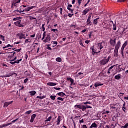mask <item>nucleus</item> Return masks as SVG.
<instances>
[{
    "label": "nucleus",
    "instance_id": "f257e3e1",
    "mask_svg": "<svg viewBox=\"0 0 128 128\" xmlns=\"http://www.w3.org/2000/svg\"><path fill=\"white\" fill-rule=\"evenodd\" d=\"M110 56H108V58H104V59L100 61V66H104L105 64H106L107 62H110Z\"/></svg>",
    "mask_w": 128,
    "mask_h": 128
},
{
    "label": "nucleus",
    "instance_id": "f03ea898",
    "mask_svg": "<svg viewBox=\"0 0 128 128\" xmlns=\"http://www.w3.org/2000/svg\"><path fill=\"white\" fill-rule=\"evenodd\" d=\"M16 36H18L19 40H26V34H24V32H19L16 34Z\"/></svg>",
    "mask_w": 128,
    "mask_h": 128
},
{
    "label": "nucleus",
    "instance_id": "7ed1b4c3",
    "mask_svg": "<svg viewBox=\"0 0 128 128\" xmlns=\"http://www.w3.org/2000/svg\"><path fill=\"white\" fill-rule=\"evenodd\" d=\"M74 108H79L80 110H82V112H84V110H86V106L76 104L74 106Z\"/></svg>",
    "mask_w": 128,
    "mask_h": 128
},
{
    "label": "nucleus",
    "instance_id": "20e7f679",
    "mask_svg": "<svg viewBox=\"0 0 128 128\" xmlns=\"http://www.w3.org/2000/svg\"><path fill=\"white\" fill-rule=\"evenodd\" d=\"M126 46H128V41H125L120 49L121 54L122 56H124V48H126Z\"/></svg>",
    "mask_w": 128,
    "mask_h": 128
},
{
    "label": "nucleus",
    "instance_id": "39448f33",
    "mask_svg": "<svg viewBox=\"0 0 128 128\" xmlns=\"http://www.w3.org/2000/svg\"><path fill=\"white\" fill-rule=\"evenodd\" d=\"M118 103L110 104V108L111 110H118Z\"/></svg>",
    "mask_w": 128,
    "mask_h": 128
},
{
    "label": "nucleus",
    "instance_id": "423d86ee",
    "mask_svg": "<svg viewBox=\"0 0 128 128\" xmlns=\"http://www.w3.org/2000/svg\"><path fill=\"white\" fill-rule=\"evenodd\" d=\"M94 46H92L90 47V50H92V54L93 56H94V54H99V52H100V51H99L98 52H96V50H95V48H94Z\"/></svg>",
    "mask_w": 128,
    "mask_h": 128
},
{
    "label": "nucleus",
    "instance_id": "0eeeda50",
    "mask_svg": "<svg viewBox=\"0 0 128 128\" xmlns=\"http://www.w3.org/2000/svg\"><path fill=\"white\" fill-rule=\"evenodd\" d=\"M14 24H15V26H18L19 28H24V26L20 24V20L14 22Z\"/></svg>",
    "mask_w": 128,
    "mask_h": 128
},
{
    "label": "nucleus",
    "instance_id": "6e6552de",
    "mask_svg": "<svg viewBox=\"0 0 128 128\" xmlns=\"http://www.w3.org/2000/svg\"><path fill=\"white\" fill-rule=\"evenodd\" d=\"M44 42H50V36L48 34H46V38L43 40Z\"/></svg>",
    "mask_w": 128,
    "mask_h": 128
},
{
    "label": "nucleus",
    "instance_id": "1a4fd4ad",
    "mask_svg": "<svg viewBox=\"0 0 128 128\" xmlns=\"http://www.w3.org/2000/svg\"><path fill=\"white\" fill-rule=\"evenodd\" d=\"M120 44H122V43L120 42V40H118L116 43V44L115 45L114 50H118V49L120 48Z\"/></svg>",
    "mask_w": 128,
    "mask_h": 128
},
{
    "label": "nucleus",
    "instance_id": "9d476101",
    "mask_svg": "<svg viewBox=\"0 0 128 128\" xmlns=\"http://www.w3.org/2000/svg\"><path fill=\"white\" fill-rule=\"evenodd\" d=\"M116 38H114V40H112V38H111L110 40V42L111 46H116Z\"/></svg>",
    "mask_w": 128,
    "mask_h": 128
},
{
    "label": "nucleus",
    "instance_id": "9b49d317",
    "mask_svg": "<svg viewBox=\"0 0 128 128\" xmlns=\"http://www.w3.org/2000/svg\"><path fill=\"white\" fill-rule=\"evenodd\" d=\"M36 8V6H31L27 7L25 8L24 12V10L25 12H30V10H32V8Z\"/></svg>",
    "mask_w": 128,
    "mask_h": 128
},
{
    "label": "nucleus",
    "instance_id": "f8f14e48",
    "mask_svg": "<svg viewBox=\"0 0 128 128\" xmlns=\"http://www.w3.org/2000/svg\"><path fill=\"white\" fill-rule=\"evenodd\" d=\"M12 104V101L8 102H5L4 103V108H8L10 104Z\"/></svg>",
    "mask_w": 128,
    "mask_h": 128
},
{
    "label": "nucleus",
    "instance_id": "ddd939ff",
    "mask_svg": "<svg viewBox=\"0 0 128 128\" xmlns=\"http://www.w3.org/2000/svg\"><path fill=\"white\" fill-rule=\"evenodd\" d=\"M104 44V42H102L98 44V46L100 50H102V49L104 48V46L102 45V44Z\"/></svg>",
    "mask_w": 128,
    "mask_h": 128
},
{
    "label": "nucleus",
    "instance_id": "4468645a",
    "mask_svg": "<svg viewBox=\"0 0 128 128\" xmlns=\"http://www.w3.org/2000/svg\"><path fill=\"white\" fill-rule=\"evenodd\" d=\"M14 76V74L10 73L8 74L0 76V78H10V76Z\"/></svg>",
    "mask_w": 128,
    "mask_h": 128
},
{
    "label": "nucleus",
    "instance_id": "2eb2a0df",
    "mask_svg": "<svg viewBox=\"0 0 128 128\" xmlns=\"http://www.w3.org/2000/svg\"><path fill=\"white\" fill-rule=\"evenodd\" d=\"M57 96H61V98H64V96H66V94L64 92H60L56 94Z\"/></svg>",
    "mask_w": 128,
    "mask_h": 128
},
{
    "label": "nucleus",
    "instance_id": "dca6fc26",
    "mask_svg": "<svg viewBox=\"0 0 128 128\" xmlns=\"http://www.w3.org/2000/svg\"><path fill=\"white\" fill-rule=\"evenodd\" d=\"M60 120H60V116H58L57 118V121L56 122V124L57 126H60Z\"/></svg>",
    "mask_w": 128,
    "mask_h": 128
},
{
    "label": "nucleus",
    "instance_id": "f3484780",
    "mask_svg": "<svg viewBox=\"0 0 128 128\" xmlns=\"http://www.w3.org/2000/svg\"><path fill=\"white\" fill-rule=\"evenodd\" d=\"M122 78V74H118L117 75H116L114 76L115 80H120V78Z\"/></svg>",
    "mask_w": 128,
    "mask_h": 128
},
{
    "label": "nucleus",
    "instance_id": "a211bd4d",
    "mask_svg": "<svg viewBox=\"0 0 128 128\" xmlns=\"http://www.w3.org/2000/svg\"><path fill=\"white\" fill-rule=\"evenodd\" d=\"M94 86L95 88H98V86H104L103 84H100L99 82H96L94 84Z\"/></svg>",
    "mask_w": 128,
    "mask_h": 128
},
{
    "label": "nucleus",
    "instance_id": "6ab92c4d",
    "mask_svg": "<svg viewBox=\"0 0 128 128\" xmlns=\"http://www.w3.org/2000/svg\"><path fill=\"white\" fill-rule=\"evenodd\" d=\"M98 128V125L96 124V122H94L92 123L91 126H90V128Z\"/></svg>",
    "mask_w": 128,
    "mask_h": 128
},
{
    "label": "nucleus",
    "instance_id": "aec40b11",
    "mask_svg": "<svg viewBox=\"0 0 128 128\" xmlns=\"http://www.w3.org/2000/svg\"><path fill=\"white\" fill-rule=\"evenodd\" d=\"M56 84L52 82H48V83H47V86H54Z\"/></svg>",
    "mask_w": 128,
    "mask_h": 128
},
{
    "label": "nucleus",
    "instance_id": "412c9836",
    "mask_svg": "<svg viewBox=\"0 0 128 128\" xmlns=\"http://www.w3.org/2000/svg\"><path fill=\"white\" fill-rule=\"evenodd\" d=\"M118 56V50H114V56Z\"/></svg>",
    "mask_w": 128,
    "mask_h": 128
},
{
    "label": "nucleus",
    "instance_id": "4be33fe9",
    "mask_svg": "<svg viewBox=\"0 0 128 128\" xmlns=\"http://www.w3.org/2000/svg\"><path fill=\"white\" fill-rule=\"evenodd\" d=\"M88 12V8H86L85 10H83L82 12V16H86V14Z\"/></svg>",
    "mask_w": 128,
    "mask_h": 128
},
{
    "label": "nucleus",
    "instance_id": "5701e85b",
    "mask_svg": "<svg viewBox=\"0 0 128 128\" xmlns=\"http://www.w3.org/2000/svg\"><path fill=\"white\" fill-rule=\"evenodd\" d=\"M82 74H84V73L80 72L76 76H80V78H84V76L82 75Z\"/></svg>",
    "mask_w": 128,
    "mask_h": 128
},
{
    "label": "nucleus",
    "instance_id": "b1692460",
    "mask_svg": "<svg viewBox=\"0 0 128 128\" xmlns=\"http://www.w3.org/2000/svg\"><path fill=\"white\" fill-rule=\"evenodd\" d=\"M29 94H30V96H34V94H36V92L35 90H32L29 92Z\"/></svg>",
    "mask_w": 128,
    "mask_h": 128
},
{
    "label": "nucleus",
    "instance_id": "393cba45",
    "mask_svg": "<svg viewBox=\"0 0 128 128\" xmlns=\"http://www.w3.org/2000/svg\"><path fill=\"white\" fill-rule=\"evenodd\" d=\"M56 62H62V58L58 57L56 58Z\"/></svg>",
    "mask_w": 128,
    "mask_h": 128
},
{
    "label": "nucleus",
    "instance_id": "a878e982",
    "mask_svg": "<svg viewBox=\"0 0 128 128\" xmlns=\"http://www.w3.org/2000/svg\"><path fill=\"white\" fill-rule=\"evenodd\" d=\"M22 6L20 7V10H18V9H17L15 10H14V12H20V14H22V12H24V10H22Z\"/></svg>",
    "mask_w": 128,
    "mask_h": 128
},
{
    "label": "nucleus",
    "instance_id": "bb28decb",
    "mask_svg": "<svg viewBox=\"0 0 128 128\" xmlns=\"http://www.w3.org/2000/svg\"><path fill=\"white\" fill-rule=\"evenodd\" d=\"M111 22H112L114 30H116V22L115 24H114V22L112 21H111Z\"/></svg>",
    "mask_w": 128,
    "mask_h": 128
},
{
    "label": "nucleus",
    "instance_id": "cd10ccee",
    "mask_svg": "<svg viewBox=\"0 0 128 128\" xmlns=\"http://www.w3.org/2000/svg\"><path fill=\"white\" fill-rule=\"evenodd\" d=\"M86 24H88V26H92L90 20L87 19Z\"/></svg>",
    "mask_w": 128,
    "mask_h": 128
},
{
    "label": "nucleus",
    "instance_id": "c85d7f7f",
    "mask_svg": "<svg viewBox=\"0 0 128 128\" xmlns=\"http://www.w3.org/2000/svg\"><path fill=\"white\" fill-rule=\"evenodd\" d=\"M100 18H96L95 20H94L93 21V24H98V20H99Z\"/></svg>",
    "mask_w": 128,
    "mask_h": 128
},
{
    "label": "nucleus",
    "instance_id": "c756f323",
    "mask_svg": "<svg viewBox=\"0 0 128 128\" xmlns=\"http://www.w3.org/2000/svg\"><path fill=\"white\" fill-rule=\"evenodd\" d=\"M37 98H40V100H42L43 98H46V96H36Z\"/></svg>",
    "mask_w": 128,
    "mask_h": 128
},
{
    "label": "nucleus",
    "instance_id": "7c9ffc66",
    "mask_svg": "<svg viewBox=\"0 0 128 128\" xmlns=\"http://www.w3.org/2000/svg\"><path fill=\"white\" fill-rule=\"evenodd\" d=\"M56 96H52V95H51L50 96V98H51V100H56Z\"/></svg>",
    "mask_w": 128,
    "mask_h": 128
},
{
    "label": "nucleus",
    "instance_id": "2f4dec72",
    "mask_svg": "<svg viewBox=\"0 0 128 128\" xmlns=\"http://www.w3.org/2000/svg\"><path fill=\"white\" fill-rule=\"evenodd\" d=\"M12 124V123H8V124H3L4 128H6V126H10Z\"/></svg>",
    "mask_w": 128,
    "mask_h": 128
},
{
    "label": "nucleus",
    "instance_id": "473e14b6",
    "mask_svg": "<svg viewBox=\"0 0 128 128\" xmlns=\"http://www.w3.org/2000/svg\"><path fill=\"white\" fill-rule=\"evenodd\" d=\"M70 28L72 30H76V25H74V24L70 25Z\"/></svg>",
    "mask_w": 128,
    "mask_h": 128
},
{
    "label": "nucleus",
    "instance_id": "72a5a7b5",
    "mask_svg": "<svg viewBox=\"0 0 128 128\" xmlns=\"http://www.w3.org/2000/svg\"><path fill=\"white\" fill-rule=\"evenodd\" d=\"M118 71L117 72H122V68H120V65H119L118 66Z\"/></svg>",
    "mask_w": 128,
    "mask_h": 128
},
{
    "label": "nucleus",
    "instance_id": "f704fd0d",
    "mask_svg": "<svg viewBox=\"0 0 128 128\" xmlns=\"http://www.w3.org/2000/svg\"><path fill=\"white\" fill-rule=\"evenodd\" d=\"M0 39L2 40L3 42H4V40H5L4 36L2 34H0Z\"/></svg>",
    "mask_w": 128,
    "mask_h": 128
},
{
    "label": "nucleus",
    "instance_id": "c9c22d12",
    "mask_svg": "<svg viewBox=\"0 0 128 128\" xmlns=\"http://www.w3.org/2000/svg\"><path fill=\"white\" fill-rule=\"evenodd\" d=\"M44 26H46L45 24H42V32H44L46 30V28H44Z\"/></svg>",
    "mask_w": 128,
    "mask_h": 128
},
{
    "label": "nucleus",
    "instance_id": "e433bc0d",
    "mask_svg": "<svg viewBox=\"0 0 128 128\" xmlns=\"http://www.w3.org/2000/svg\"><path fill=\"white\" fill-rule=\"evenodd\" d=\"M28 42H30V39H26L24 44H28Z\"/></svg>",
    "mask_w": 128,
    "mask_h": 128
},
{
    "label": "nucleus",
    "instance_id": "4c0bfd02",
    "mask_svg": "<svg viewBox=\"0 0 128 128\" xmlns=\"http://www.w3.org/2000/svg\"><path fill=\"white\" fill-rule=\"evenodd\" d=\"M36 114H33L31 116V118L33 119V120H34V118H36Z\"/></svg>",
    "mask_w": 128,
    "mask_h": 128
},
{
    "label": "nucleus",
    "instance_id": "58836bf2",
    "mask_svg": "<svg viewBox=\"0 0 128 128\" xmlns=\"http://www.w3.org/2000/svg\"><path fill=\"white\" fill-rule=\"evenodd\" d=\"M32 110H28V111H26L25 114H32Z\"/></svg>",
    "mask_w": 128,
    "mask_h": 128
},
{
    "label": "nucleus",
    "instance_id": "ea45409f",
    "mask_svg": "<svg viewBox=\"0 0 128 128\" xmlns=\"http://www.w3.org/2000/svg\"><path fill=\"white\" fill-rule=\"evenodd\" d=\"M22 59L20 58V60H18L15 61L16 64H20V62H22Z\"/></svg>",
    "mask_w": 128,
    "mask_h": 128
},
{
    "label": "nucleus",
    "instance_id": "a19ab883",
    "mask_svg": "<svg viewBox=\"0 0 128 128\" xmlns=\"http://www.w3.org/2000/svg\"><path fill=\"white\" fill-rule=\"evenodd\" d=\"M57 100H61L62 102H64V98H62V97H58L57 98Z\"/></svg>",
    "mask_w": 128,
    "mask_h": 128
},
{
    "label": "nucleus",
    "instance_id": "79ce46f5",
    "mask_svg": "<svg viewBox=\"0 0 128 128\" xmlns=\"http://www.w3.org/2000/svg\"><path fill=\"white\" fill-rule=\"evenodd\" d=\"M50 120H52V116H50L46 120V122H50Z\"/></svg>",
    "mask_w": 128,
    "mask_h": 128
},
{
    "label": "nucleus",
    "instance_id": "37998d69",
    "mask_svg": "<svg viewBox=\"0 0 128 128\" xmlns=\"http://www.w3.org/2000/svg\"><path fill=\"white\" fill-rule=\"evenodd\" d=\"M68 10H70V12L71 14H74V9H72L70 8H68Z\"/></svg>",
    "mask_w": 128,
    "mask_h": 128
},
{
    "label": "nucleus",
    "instance_id": "c03bdc74",
    "mask_svg": "<svg viewBox=\"0 0 128 128\" xmlns=\"http://www.w3.org/2000/svg\"><path fill=\"white\" fill-rule=\"evenodd\" d=\"M91 104L92 102H83L84 104Z\"/></svg>",
    "mask_w": 128,
    "mask_h": 128
},
{
    "label": "nucleus",
    "instance_id": "a18cd8bd",
    "mask_svg": "<svg viewBox=\"0 0 128 128\" xmlns=\"http://www.w3.org/2000/svg\"><path fill=\"white\" fill-rule=\"evenodd\" d=\"M128 123H126L124 126H122L121 128H128Z\"/></svg>",
    "mask_w": 128,
    "mask_h": 128
},
{
    "label": "nucleus",
    "instance_id": "49530a36",
    "mask_svg": "<svg viewBox=\"0 0 128 128\" xmlns=\"http://www.w3.org/2000/svg\"><path fill=\"white\" fill-rule=\"evenodd\" d=\"M85 108H86H86H92V107L88 105H86L85 106Z\"/></svg>",
    "mask_w": 128,
    "mask_h": 128
},
{
    "label": "nucleus",
    "instance_id": "de8ad7c7",
    "mask_svg": "<svg viewBox=\"0 0 128 128\" xmlns=\"http://www.w3.org/2000/svg\"><path fill=\"white\" fill-rule=\"evenodd\" d=\"M126 0H118L117 2H124Z\"/></svg>",
    "mask_w": 128,
    "mask_h": 128
},
{
    "label": "nucleus",
    "instance_id": "09e8293b",
    "mask_svg": "<svg viewBox=\"0 0 128 128\" xmlns=\"http://www.w3.org/2000/svg\"><path fill=\"white\" fill-rule=\"evenodd\" d=\"M70 82H71V84H74V79L70 78Z\"/></svg>",
    "mask_w": 128,
    "mask_h": 128
},
{
    "label": "nucleus",
    "instance_id": "8fccbe9b",
    "mask_svg": "<svg viewBox=\"0 0 128 128\" xmlns=\"http://www.w3.org/2000/svg\"><path fill=\"white\" fill-rule=\"evenodd\" d=\"M28 82V78H26L24 79V84H26V82Z\"/></svg>",
    "mask_w": 128,
    "mask_h": 128
},
{
    "label": "nucleus",
    "instance_id": "3c124183",
    "mask_svg": "<svg viewBox=\"0 0 128 128\" xmlns=\"http://www.w3.org/2000/svg\"><path fill=\"white\" fill-rule=\"evenodd\" d=\"M68 8H72V5L71 4H68V6H67V9L68 10Z\"/></svg>",
    "mask_w": 128,
    "mask_h": 128
},
{
    "label": "nucleus",
    "instance_id": "603ef678",
    "mask_svg": "<svg viewBox=\"0 0 128 128\" xmlns=\"http://www.w3.org/2000/svg\"><path fill=\"white\" fill-rule=\"evenodd\" d=\"M51 32H58V29H52Z\"/></svg>",
    "mask_w": 128,
    "mask_h": 128
},
{
    "label": "nucleus",
    "instance_id": "864d4df0",
    "mask_svg": "<svg viewBox=\"0 0 128 128\" xmlns=\"http://www.w3.org/2000/svg\"><path fill=\"white\" fill-rule=\"evenodd\" d=\"M20 50H22V48L16 50L14 52H20Z\"/></svg>",
    "mask_w": 128,
    "mask_h": 128
},
{
    "label": "nucleus",
    "instance_id": "5fc2aeb1",
    "mask_svg": "<svg viewBox=\"0 0 128 128\" xmlns=\"http://www.w3.org/2000/svg\"><path fill=\"white\" fill-rule=\"evenodd\" d=\"M54 88L56 90H60V88L54 87Z\"/></svg>",
    "mask_w": 128,
    "mask_h": 128
},
{
    "label": "nucleus",
    "instance_id": "6e6d98bb",
    "mask_svg": "<svg viewBox=\"0 0 128 128\" xmlns=\"http://www.w3.org/2000/svg\"><path fill=\"white\" fill-rule=\"evenodd\" d=\"M122 110L123 112H126V106L122 107Z\"/></svg>",
    "mask_w": 128,
    "mask_h": 128
},
{
    "label": "nucleus",
    "instance_id": "4d7b16f0",
    "mask_svg": "<svg viewBox=\"0 0 128 128\" xmlns=\"http://www.w3.org/2000/svg\"><path fill=\"white\" fill-rule=\"evenodd\" d=\"M20 20V18L18 17L16 18H14L12 19V20Z\"/></svg>",
    "mask_w": 128,
    "mask_h": 128
},
{
    "label": "nucleus",
    "instance_id": "13d9d810",
    "mask_svg": "<svg viewBox=\"0 0 128 128\" xmlns=\"http://www.w3.org/2000/svg\"><path fill=\"white\" fill-rule=\"evenodd\" d=\"M52 42H53V44H56L54 46H56V44H58V42H56V41Z\"/></svg>",
    "mask_w": 128,
    "mask_h": 128
},
{
    "label": "nucleus",
    "instance_id": "bf43d9fd",
    "mask_svg": "<svg viewBox=\"0 0 128 128\" xmlns=\"http://www.w3.org/2000/svg\"><path fill=\"white\" fill-rule=\"evenodd\" d=\"M116 65H114V66H111L109 68H108V70H112V68H114V66H115Z\"/></svg>",
    "mask_w": 128,
    "mask_h": 128
},
{
    "label": "nucleus",
    "instance_id": "052dcab7",
    "mask_svg": "<svg viewBox=\"0 0 128 128\" xmlns=\"http://www.w3.org/2000/svg\"><path fill=\"white\" fill-rule=\"evenodd\" d=\"M14 2H16V4H19V2H20V0H14Z\"/></svg>",
    "mask_w": 128,
    "mask_h": 128
},
{
    "label": "nucleus",
    "instance_id": "680f3d73",
    "mask_svg": "<svg viewBox=\"0 0 128 128\" xmlns=\"http://www.w3.org/2000/svg\"><path fill=\"white\" fill-rule=\"evenodd\" d=\"M82 0H78V6H80V4H82Z\"/></svg>",
    "mask_w": 128,
    "mask_h": 128
},
{
    "label": "nucleus",
    "instance_id": "e2e57ef3",
    "mask_svg": "<svg viewBox=\"0 0 128 128\" xmlns=\"http://www.w3.org/2000/svg\"><path fill=\"white\" fill-rule=\"evenodd\" d=\"M79 44H80V46H82L84 47V44H82V40H80V41Z\"/></svg>",
    "mask_w": 128,
    "mask_h": 128
},
{
    "label": "nucleus",
    "instance_id": "0e129e2a",
    "mask_svg": "<svg viewBox=\"0 0 128 128\" xmlns=\"http://www.w3.org/2000/svg\"><path fill=\"white\" fill-rule=\"evenodd\" d=\"M72 16H74V14H68V16H69V18H72Z\"/></svg>",
    "mask_w": 128,
    "mask_h": 128
},
{
    "label": "nucleus",
    "instance_id": "69168bd1",
    "mask_svg": "<svg viewBox=\"0 0 128 128\" xmlns=\"http://www.w3.org/2000/svg\"><path fill=\"white\" fill-rule=\"evenodd\" d=\"M110 114V111H106L102 113V114Z\"/></svg>",
    "mask_w": 128,
    "mask_h": 128
},
{
    "label": "nucleus",
    "instance_id": "338daca9",
    "mask_svg": "<svg viewBox=\"0 0 128 128\" xmlns=\"http://www.w3.org/2000/svg\"><path fill=\"white\" fill-rule=\"evenodd\" d=\"M30 38H34L36 36V33H34L32 35H30Z\"/></svg>",
    "mask_w": 128,
    "mask_h": 128
},
{
    "label": "nucleus",
    "instance_id": "774afa93",
    "mask_svg": "<svg viewBox=\"0 0 128 128\" xmlns=\"http://www.w3.org/2000/svg\"><path fill=\"white\" fill-rule=\"evenodd\" d=\"M82 128H88V127L86 126V124H83Z\"/></svg>",
    "mask_w": 128,
    "mask_h": 128
}]
</instances>
